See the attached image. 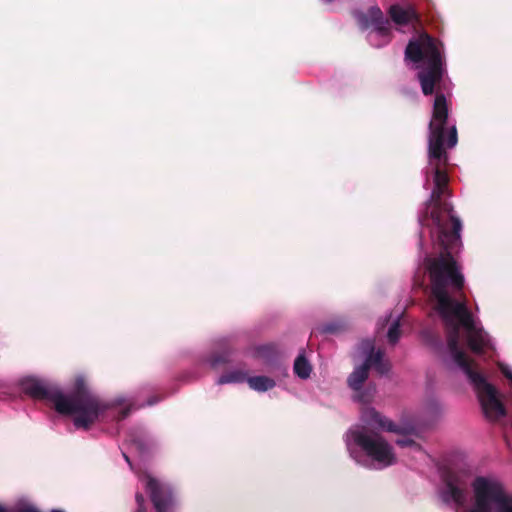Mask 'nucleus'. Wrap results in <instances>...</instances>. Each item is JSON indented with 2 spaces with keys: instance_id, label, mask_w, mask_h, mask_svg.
Here are the masks:
<instances>
[{
  "instance_id": "f257e3e1",
  "label": "nucleus",
  "mask_w": 512,
  "mask_h": 512,
  "mask_svg": "<svg viewBox=\"0 0 512 512\" xmlns=\"http://www.w3.org/2000/svg\"><path fill=\"white\" fill-rule=\"evenodd\" d=\"M440 254L427 259V270L431 282V295L435 301L434 310L443 322L448 348L459 344L460 329L467 334V345L475 354H483L489 339L482 328L477 327L472 312L467 306L463 292L465 278L461 265L453 253L461 246V235L457 242L444 240L438 231Z\"/></svg>"
},
{
  "instance_id": "6e6552de",
  "label": "nucleus",
  "mask_w": 512,
  "mask_h": 512,
  "mask_svg": "<svg viewBox=\"0 0 512 512\" xmlns=\"http://www.w3.org/2000/svg\"><path fill=\"white\" fill-rule=\"evenodd\" d=\"M471 487L474 503L470 512H495L506 493L503 484L492 477L477 476Z\"/></svg>"
},
{
  "instance_id": "7ed1b4c3",
  "label": "nucleus",
  "mask_w": 512,
  "mask_h": 512,
  "mask_svg": "<svg viewBox=\"0 0 512 512\" xmlns=\"http://www.w3.org/2000/svg\"><path fill=\"white\" fill-rule=\"evenodd\" d=\"M428 157L432 167L434 182L430 199L426 203L427 208L432 206L430 217L438 231H441L442 239L457 242L459 240V232L462 229V223L454 215L452 204L442 199L448 192L449 183V177L445 170L449 162L447 149H444V155L440 158L431 157L429 154Z\"/></svg>"
},
{
  "instance_id": "c85d7f7f",
  "label": "nucleus",
  "mask_w": 512,
  "mask_h": 512,
  "mask_svg": "<svg viewBox=\"0 0 512 512\" xmlns=\"http://www.w3.org/2000/svg\"><path fill=\"white\" fill-rule=\"evenodd\" d=\"M503 374L505 375V377L509 380L512 381V372L509 371V370H502Z\"/></svg>"
},
{
  "instance_id": "a211bd4d",
  "label": "nucleus",
  "mask_w": 512,
  "mask_h": 512,
  "mask_svg": "<svg viewBox=\"0 0 512 512\" xmlns=\"http://www.w3.org/2000/svg\"><path fill=\"white\" fill-rule=\"evenodd\" d=\"M247 374L241 370H235L228 373H225L220 376L217 383L227 384V383H242L244 381H247Z\"/></svg>"
},
{
  "instance_id": "393cba45",
  "label": "nucleus",
  "mask_w": 512,
  "mask_h": 512,
  "mask_svg": "<svg viewBox=\"0 0 512 512\" xmlns=\"http://www.w3.org/2000/svg\"><path fill=\"white\" fill-rule=\"evenodd\" d=\"M337 331V326L335 324H327L323 327V332L325 333H335Z\"/></svg>"
},
{
  "instance_id": "39448f33",
  "label": "nucleus",
  "mask_w": 512,
  "mask_h": 512,
  "mask_svg": "<svg viewBox=\"0 0 512 512\" xmlns=\"http://www.w3.org/2000/svg\"><path fill=\"white\" fill-rule=\"evenodd\" d=\"M453 361L463 371L470 384L478 394L482 409L487 418L498 420L506 415V409L497 395L496 388L487 382L486 377L480 371L479 365L469 358L467 354L455 345V349L448 348Z\"/></svg>"
},
{
  "instance_id": "cd10ccee",
  "label": "nucleus",
  "mask_w": 512,
  "mask_h": 512,
  "mask_svg": "<svg viewBox=\"0 0 512 512\" xmlns=\"http://www.w3.org/2000/svg\"><path fill=\"white\" fill-rule=\"evenodd\" d=\"M158 401H159V398L151 397L148 399L147 404L151 406V405H154L155 403H157Z\"/></svg>"
},
{
  "instance_id": "2eb2a0df",
  "label": "nucleus",
  "mask_w": 512,
  "mask_h": 512,
  "mask_svg": "<svg viewBox=\"0 0 512 512\" xmlns=\"http://www.w3.org/2000/svg\"><path fill=\"white\" fill-rule=\"evenodd\" d=\"M362 349L364 352H368L367 357L363 362V365H366L368 370H370V368L372 367H375L377 364L384 360V352L380 349L375 351L374 344L372 341H363Z\"/></svg>"
},
{
  "instance_id": "9d476101",
  "label": "nucleus",
  "mask_w": 512,
  "mask_h": 512,
  "mask_svg": "<svg viewBox=\"0 0 512 512\" xmlns=\"http://www.w3.org/2000/svg\"><path fill=\"white\" fill-rule=\"evenodd\" d=\"M146 489L156 512H168L173 503L172 492L153 477H148Z\"/></svg>"
},
{
  "instance_id": "f3484780",
  "label": "nucleus",
  "mask_w": 512,
  "mask_h": 512,
  "mask_svg": "<svg viewBox=\"0 0 512 512\" xmlns=\"http://www.w3.org/2000/svg\"><path fill=\"white\" fill-rule=\"evenodd\" d=\"M294 373L301 379L310 377L312 367L303 354L297 356L294 362Z\"/></svg>"
},
{
  "instance_id": "5701e85b",
  "label": "nucleus",
  "mask_w": 512,
  "mask_h": 512,
  "mask_svg": "<svg viewBox=\"0 0 512 512\" xmlns=\"http://www.w3.org/2000/svg\"><path fill=\"white\" fill-rule=\"evenodd\" d=\"M397 445H399L400 447H414L416 449H420V445L418 443H416L413 439L411 438H407V437H404V438H400L396 441Z\"/></svg>"
},
{
  "instance_id": "b1692460",
  "label": "nucleus",
  "mask_w": 512,
  "mask_h": 512,
  "mask_svg": "<svg viewBox=\"0 0 512 512\" xmlns=\"http://www.w3.org/2000/svg\"><path fill=\"white\" fill-rule=\"evenodd\" d=\"M257 353L259 356L261 357H266L268 356L269 354H272L274 353V347L271 346V345H264V346H260L258 349H257Z\"/></svg>"
},
{
  "instance_id": "423d86ee",
  "label": "nucleus",
  "mask_w": 512,
  "mask_h": 512,
  "mask_svg": "<svg viewBox=\"0 0 512 512\" xmlns=\"http://www.w3.org/2000/svg\"><path fill=\"white\" fill-rule=\"evenodd\" d=\"M448 121V106L443 93L435 96L432 119L429 123L428 154L431 157L440 158L444 155V149L453 148L458 141L457 129L452 126L446 137V124Z\"/></svg>"
},
{
  "instance_id": "aec40b11",
  "label": "nucleus",
  "mask_w": 512,
  "mask_h": 512,
  "mask_svg": "<svg viewBox=\"0 0 512 512\" xmlns=\"http://www.w3.org/2000/svg\"><path fill=\"white\" fill-rule=\"evenodd\" d=\"M400 335H401V331H400V324H399V321H395L389 328L388 330V333H387V338H388V341L391 343V344H395L399 338H400Z\"/></svg>"
},
{
  "instance_id": "4be33fe9",
  "label": "nucleus",
  "mask_w": 512,
  "mask_h": 512,
  "mask_svg": "<svg viewBox=\"0 0 512 512\" xmlns=\"http://www.w3.org/2000/svg\"><path fill=\"white\" fill-rule=\"evenodd\" d=\"M373 368L376 370L378 374L385 375L390 371L391 364L388 360H383Z\"/></svg>"
},
{
  "instance_id": "7c9ffc66",
  "label": "nucleus",
  "mask_w": 512,
  "mask_h": 512,
  "mask_svg": "<svg viewBox=\"0 0 512 512\" xmlns=\"http://www.w3.org/2000/svg\"><path fill=\"white\" fill-rule=\"evenodd\" d=\"M123 456H124V458H125L126 462H127L129 465H131V461H130L129 457H128L126 454H123Z\"/></svg>"
},
{
  "instance_id": "bb28decb",
  "label": "nucleus",
  "mask_w": 512,
  "mask_h": 512,
  "mask_svg": "<svg viewBox=\"0 0 512 512\" xmlns=\"http://www.w3.org/2000/svg\"><path fill=\"white\" fill-rule=\"evenodd\" d=\"M135 499H136L138 507L144 506L145 499L142 494L137 493Z\"/></svg>"
},
{
  "instance_id": "dca6fc26",
  "label": "nucleus",
  "mask_w": 512,
  "mask_h": 512,
  "mask_svg": "<svg viewBox=\"0 0 512 512\" xmlns=\"http://www.w3.org/2000/svg\"><path fill=\"white\" fill-rule=\"evenodd\" d=\"M249 387L259 392H265L275 387L276 383L272 378L267 376L248 377Z\"/></svg>"
},
{
  "instance_id": "9b49d317",
  "label": "nucleus",
  "mask_w": 512,
  "mask_h": 512,
  "mask_svg": "<svg viewBox=\"0 0 512 512\" xmlns=\"http://www.w3.org/2000/svg\"><path fill=\"white\" fill-rule=\"evenodd\" d=\"M358 22L362 29L374 26L382 36H387L390 33L389 21L384 18L382 11L377 6L371 7L367 13H361L358 16Z\"/></svg>"
},
{
  "instance_id": "ddd939ff",
  "label": "nucleus",
  "mask_w": 512,
  "mask_h": 512,
  "mask_svg": "<svg viewBox=\"0 0 512 512\" xmlns=\"http://www.w3.org/2000/svg\"><path fill=\"white\" fill-rule=\"evenodd\" d=\"M368 416L372 422L376 423L380 428L388 432L396 433L403 436L411 435L415 432V428L412 425L395 424L392 420L383 416L375 409H370L368 411Z\"/></svg>"
},
{
  "instance_id": "20e7f679",
  "label": "nucleus",
  "mask_w": 512,
  "mask_h": 512,
  "mask_svg": "<svg viewBox=\"0 0 512 512\" xmlns=\"http://www.w3.org/2000/svg\"><path fill=\"white\" fill-rule=\"evenodd\" d=\"M441 43L428 34L420 35L418 40L410 41L405 50L407 59L414 63L423 62L417 78L425 96L441 93L444 75Z\"/></svg>"
},
{
  "instance_id": "4468645a",
  "label": "nucleus",
  "mask_w": 512,
  "mask_h": 512,
  "mask_svg": "<svg viewBox=\"0 0 512 512\" xmlns=\"http://www.w3.org/2000/svg\"><path fill=\"white\" fill-rule=\"evenodd\" d=\"M389 14L391 19L398 25L419 21V16L412 7L404 9L400 5H392L389 9Z\"/></svg>"
},
{
  "instance_id": "f03ea898",
  "label": "nucleus",
  "mask_w": 512,
  "mask_h": 512,
  "mask_svg": "<svg viewBox=\"0 0 512 512\" xmlns=\"http://www.w3.org/2000/svg\"><path fill=\"white\" fill-rule=\"evenodd\" d=\"M24 390L38 400L51 401L62 415H72L75 427L88 430L108 408V404L93 392L84 376H77L68 395L56 385L40 380L27 381Z\"/></svg>"
},
{
  "instance_id": "412c9836",
  "label": "nucleus",
  "mask_w": 512,
  "mask_h": 512,
  "mask_svg": "<svg viewBox=\"0 0 512 512\" xmlns=\"http://www.w3.org/2000/svg\"><path fill=\"white\" fill-rule=\"evenodd\" d=\"M229 360H228V356L227 355H224V354H215L211 357L210 359V364L213 368H216L218 367L219 365L221 364H225L227 363Z\"/></svg>"
},
{
  "instance_id": "0eeeda50",
  "label": "nucleus",
  "mask_w": 512,
  "mask_h": 512,
  "mask_svg": "<svg viewBox=\"0 0 512 512\" xmlns=\"http://www.w3.org/2000/svg\"><path fill=\"white\" fill-rule=\"evenodd\" d=\"M354 443L364 454L382 467H388L396 462L393 447L379 433L361 429L352 432Z\"/></svg>"
},
{
  "instance_id": "f8f14e48",
  "label": "nucleus",
  "mask_w": 512,
  "mask_h": 512,
  "mask_svg": "<svg viewBox=\"0 0 512 512\" xmlns=\"http://www.w3.org/2000/svg\"><path fill=\"white\" fill-rule=\"evenodd\" d=\"M450 499L458 506H464L467 500L466 484L453 474L447 475L443 492V500L448 502Z\"/></svg>"
},
{
  "instance_id": "a878e982",
  "label": "nucleus",
  "mask_w": 512,
  "mask_h": 512,
  "mask_svg": "<svg viewBox=\"0 0 512 512\" xmlns=\"http://www.w3.org/2000/svg\"><path fill=\"white\" fill-rule=\"evenodd\" d=\"M130 411H131V408H129V407L122 409V410L119 412L118 420H123V419H125V418L130 414Z\"/></svg>"
},
{
  "instance_id": "1a4fd4ad",
  "label": "nucleus",
  "mask_w": 512,
  "mask_h": 512,
  "mask_svg": "<svg viewBox=\"0 0 512 512\" xmlns=\"http://www.w3.org/2000/svg\"><path fill=\"white\" fill-rule=\"evenodd\" d=\"M369 370L366 365L356 367L347 378L348 386L356 392L355 398L361 403H369L376 391L375 385L369 384L363 389V384L368 379Z\"/></svg>"
},
{
  "instance_id": "2f4dec72",
  "label": "nucleus",
  "mask_w": 512,
  "mask_h": 512,
  "mask_svg": "<svg viewBox=\"0 0 512 512\" xmlns=\"http://www.w3.org/2000/svg\"><path fill=\"white\" fill-rule=\"evenodd\" d=\"M0 512H6V510L2 506H0Z\"/></svg>"
},
{
  "instance_id": "c756f323",
  "label": "nucleus",
  "mask_w": 512,
  "mask_h": 512,
  "mask_svg": "<svg viewBox=\"0 0 512 512\" xmlns=\"http://www.w3.org/2000/svg\"><path fill=\"white\" fill-rule=\"evenodd\" d=\"M137 512H147L144 506L138 507Z\"/></svg>"
},
{
  "instance_id": "6ab92c4d",
  "label": "nucleus",
  "mask_w": 512,
  "mask_h": 512,
  "mask_svg": "<svg viewBox=\"0 0 512 512\" xmlns=\"http://www.w3.org/2000/svg\"><path fill=\"white\" fill-rule=\"evenodd\" d=\"M495 512H512V495L505 493Z\"/></svg>"
}]
</instances>
